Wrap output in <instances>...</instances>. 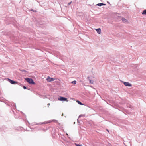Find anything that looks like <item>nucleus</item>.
<instances>
[{"instance_id":"nucleus-2","label":"nucleus","mask_w":146,"mask_h":146,"mask_svg":"<svg viewBox=\"0 0 146 146\" xmlns=\"http://www.w3.org/2000/svg\"><path fill=\"white\" fill-rule=\"evenodd\" d=\"M58 99L59 100L62 101H66L68 102V101L67 98L61 96L60 97L58 98Z\"/></svg>"},{"instance_id":"nucleus-15","label":"nucleus","mask_w":146,"mask_h":146,"mask_svg":"<svg viewBox=\"0 0 146 146\" xmlns=\"http://www.w3.org/2000/svg\"><path fill=\"white\" fill-rule=\"evenodd\" d=\"M71 3H72V1H71L69 3H68V5H70L71 4Z\"/></svg>"},{"instance_id":"nucleus-6","label":"nucleus","mask_w":146,"mask_h":146,"mask_svg":"<svg viewBox=\"0 0 146 146\" xmlns=\"http://www.w3.org/2000/svg\"><path fill=\"white\" fill-rule=\"evenodd\" d=\"M122 20L123 22L125 23H128V21L126 19L124 18H122Z\"/></svg>"},{"instance_id":"nucleus-14","label":"nucleus","mask_w":146,"mask_h":146,"mask_svg":"<svg viewBox=\"0 0 146 146\" xmlns=\"http://www.w3.org/2000/svg\"><path fill=\"white\" fill-rule=\"evenodd\" d=\"M23 88L24 89H26L27 88L26 87H25V86H23Z\"/></svg>"},{"instance_id":"nucleus-3","label":"nucleus","mask_w":146,"mask_h":146,"mask_svg":"<svg viewBox=\"0 0 146 146\" xmlns=\"http://www.w3.org/2000/svg\"><path fill=\"white\" fill-rule=\"evenodd\" d=\"M8 81L11 84H17L18 82H17L13 80H11L10 79H8Z\"/></svg>"},{"instance_id":"nucleus-4","label":"nucleus","mask_w":146,"mask_h":146,"mask_svg":"<svg viewBox=\"0 0 146 146\" xmlns=\"http://www.w3.org/2000/svg\"><path fill=\"white\" fill-rule=\"evenodd\" d=\"M124 85L126 86H131L132 85L128 82H125L123 83Z\"/></svg>"},{"instance_id":"nucleus-5","label":"nucleus","mask_w":146,"mask_h":146,"mask_svg":"<svg viewBox=\"0 0 146 146\" xmlns=\"http://www.w3.org/2000/svg\"><path fill=\"white\" fill-rule=\"evenodd\" d=\"M46 80L48 82H50L53 81L54 80V79L53 78H50V77H49V76H48Z\"/></svg>"},{"instance_id":"nucleus-11","label":"nucleus","mask_w":146,"mask_h":146,"mask_svg":"<svg viewBox=\"0 0 146 146\" xmlns=\"http://www.w3.org/2000/svg\"><path fill=\"white\" fill-rule=\"evenodd\" d=\"M76 102L79 104L80 105H83V104L80 101L77 100Z\"/></svg>"},{"instance_id":"nucleus-7","label":"nucleus","mask_w":146,"mask_h":146,"mask_svg":"<svg viewBox=\"0 0 146 146\" xmlns=\"http://www.w3.org/2000/svg\"><path fill=\"white\" fill-rule=\"evenodd\" d=\"M96 31H97V32H98V33L99 34H101V29L100 28H99V29H96Z\"/></svg>"},{"instance_id":"nucleus-13","label":"nucleus","mask_w":146,"mask_h":146,"mask_svg":"<svg viewBox=\"0 0 146 146\" xmlns=\"http://www.w3.org/2000/svg\"><path fill=\"white\" fill-rule=\"evenodd\" d=\"M75 145L76 146H82V145H79V144H76V143H75Z\"/></svg>"},{"instance_id":"nucleus-8","label":"nucleus","mask_w":146,"mask_h":146,"mask_svg":"<svg viewBox=\"0 0 146 146\" xmlns=\"http://www.w3.org/2000/svg\"><path fill=\"white\" fill-rule=\"evenodd\" d=\"M54 122V123H58V121L56 120H52L51 121H50V122H48V123H50V122Z\"/></svg>"},{"instance_id":"nucleus-12","label":"nucleus","mask_w":146,"mask_h":146,"mask_svg":"<svg viewBox=\"0 0 146 146\" xmlns=\"http://www.w3.org/2000/svg\"><path fill=\"white\" fill-rule=\"evenodd\" d=\"M72 83L74 84H75L76 83V81L75 80L74 81H72L71 82Z\"/></svg>"},{"instance_id":"nucleus-9","label":"nucleus","mask_w":146,"mask_h":146,"mask_svg":"<svg viewBox=\"0 0 146 146\" xmlns=\"http://www.w3.org/2000/svg\"><path fill=\"white\" fill-rule=\"evenodd\" d=\"M106 5L105 4L102 3H98L96 5L100 6H102V5Z\"/></svg>"},{"instance_id":"nucleus-1","label":"nucleus","mask_w":146,"mask_h":146,"mask_svg":"<svg viewBox=\"0 0 146 146\" xmlns=\"http://www.w3.org/2000/svg\"><path fill=\"white\" fill-rule=\"evenodd\" d=\"M25 80L29 84H35V83L34 82L33 80L31 78H25Z\"/></svg>"},{"instance_id":"nucleus-16","label":"nucleus","mask_w":146,"mask_h":146,"mask_svg":"<svg viewBox=\"0 0 146 146\" xmlns=\"http://www.w3.org/2000/svg\"><path fill=\"white\" fill-rule=\"evenodd\" d=\"M90 82L92 83H93L91 82V80H90Z\"/></svg>"},{"instance_id":"nucleus-17","label":"nucleus","mask_w":146,"mask_h":146,"mask_svg":"<svg viewBox=\"0 0 146 146\" xmlns=\"http://www.w3.org/2000/svg\"><path fill=\"white\" fill-rule=\"evenodd\" d=\"M50 105V103H48V106Z\"/></svg>"},{"instance_id":"nucleus-10","label":"nucleus","mask_w":146,"mask_h":146,"mask_svg":"<svg viewBox=\"0 0 146 146\" xmlns=\"http://www.w3.org/2000/svg\"><path fill=\"white\" fill-rule=\"evenodd\" d=\"M142 14L143 15H146V10H145L143 11Z\"/></svg>"}]
</instances>
